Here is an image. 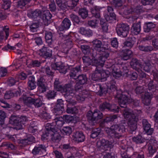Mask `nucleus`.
<instances>
[{
	"label": "nucleus",
	"mask_w": 158,
	"mask_h": 158,
	"mask_svg": "<svg viewBox=\"0 0 158 158\" xmlns=\"http://www.w3.org/2000/svg\"><path fill=\"white\" fill-rule=\"evenodd\" d=\"M138 120V117L133 115L129 118L127 123L124 120H121L118 124L113 125L110 128H107L106 130V132L112 138L119 139L126 131V127L127 124L131 131H135L137 128V122Z\"/></svg>",
	"instance_id": "obj_1"
},
{
	"label": "nucleus",
	"mask_w": 158,
	"mask_h": 158,
	"mask_svg": "<svg viewBox=\"0 0 158 158\" xmlns=\"http://www.w3.org/2000/svg\"><path fill=\"white\" fill-rule=\"evenodd\" d=\"M52 123H48L45 126L44 132L41 135V139L45 140L50 139L52 143H58L61 139L60 131Z\"/></svg>",
	"instance_id": "obj_2"
},
{
	"label": "nucleus",
	"mask_w": 158,
	"mask_h": 158,
	"mask_svg": "<svg viewBox=\"0 0 158 158\" xmlns=\"http://www.w3.org/2000/svg\"><path fill=\"white\" fill-rule=\"evenodd\" d=\"M117 96L118 100V103L121 107H126L128 104L132 108L139 106V100L133 99L132 97V93L127 90L124 91L123 93L119 92Z\"/></svg>",
	"instance_id": "obj_3"
},
{
	"label": "nucleus",
	"mask_w": 158,
	"mask_h": 158,
	"mask_svg": "<svg viewBox=\"0 0 158 158\" xmlns=\"http://www.w3.org/2000/svg\"><path fill=\"white\" fill-rule=\"evenodd\" d=\"M103 115L100 111L95 110L94 112L89 111L86 117L89 123L92 125H95L99 122V120L103 117Z\"/></svg>",
	"instance_id": "obj_4"
},
{
	"label": "nucleus",
	"mask_w": 158,
	"mask_h": 158,
	"mask_svg": "<svg viewBox=\"0 0 158 158\" xmlns=\"http://www.w3.org/2000/svg\"><path fill=\"white\" fill-rule=\"evenodd\" d=\"M69 88H68V91L67 94H68V99L67 102L70 103L74 104L75 101L73 99V97L77 92L82 91L83 89V85L80 84L79 82L76 81V83L74 86V89L73 88V85L71 83H69Z\"/></svg>",
	"instance_id": "obj_5"
},
{
	"label": "nucleus",
	"mask_w": 158,
	"mask_h": 158,
	"mask_svg": "<svg viewBox=\"0 0 158 158\" xmlns=\"http://www.w3.org/2000/svg\"><path fill=\"white\" fill-rule=\"evenodd\" d=\"M69 83L64 84H62L59 79L56 78L53 84L54 89L56 91L60 92L63 94V95L66 99V101L67 102L68 99V94H67L68 91V88H69Z\"/></svg>",
	"instance_id": "obj_6"
},
{
	"label": "nucleus",
	"mask_w": 158,
	"mask_h": 158,
	"mask_svg": "<svg viewBox=\"0 0 158 158\" xmlns=\"http://www.w3.org/2000/svg\"><path fill=\"white\" fill-rule=\"evenodd\" d=\"M99 110L102 111L105 110L114 112H118L119 111V107L115 104H111L110 103L105 101L101 103L99 106Z\"/></svg>",
	"instance_id": "obj_7"
},
{
	"label": "nucleus",
	"mask_w": 158,
	"mask_h": 158,
	"mask_svg": "<svg viewBox=\"0 0 158 158\" xmlns=\"http://www.w3.org/2000/svg\"><path fill=\"white\" fill-rule=\"evenodd\" d=\"M129 27L125 23L118 24L116 28L118 35L121 37H126L129 33Z\"/></svg>",
	"instance_id": "obj_8"
},
{
	"label": "nucleus",
	"mask_w": 158,
	"mask_h": 158,
	"mask_svg": "<svg viewBox=\"0 0 158 158\" xmlns=\"http://www.w3.org/2000/svg\"><path fill=\"white\" fill-rule=\"evenodd\" d=\"M68 65L65 66L61 61L55 60L54 63L51 64V67L52 70H57L61 73L65 74L67 72V68H68Z\"/></svg>",
	"instance_id": "obj_9"
},
{
	"label": "nucleus",
	"mask_w": 158,
	"mask_h": 158,
	"mask_svg": "<svg viewBox=\"0 0 158 158\" xmlns=\"http://www.w3.org/2000/svg\"><path fill=\"white\" fill-rule=\"evenodd\" d=\"M38 91L40 93H44L46 91L48 88L46 80L43 76L38 78L36 82Z\"/></svg>",
	"instance_id": "obj_10"
},
{
	"label": "nucleus",
	"mask_w": 158,
	"mask_h": 158,
	"mask_svg": "<svg viewBox=\"0 0 158 158\" xmlns=\"http://www.w3.org/2000/svg\"><path fill=\"white\" fill-rule=\"evenodd\" d=\"M108 13L104 15V17L106 21L112 23L116 20V16L113 12L114 9L112 6H107Z\"/></svg>",
	"instance_id": "obj_11"
},
{
	"label": "nucleus",
	"mask_w": 158,
	"mask_h": 158,
	"mask_svg": "<svg viewBox=\"0 0 158 158\" xmlns=\"http://www.w3.org/2000/svg\"><path fill=\"white\" fill-rule=\"evenodd\" d=\"M47 147L44 143L36 144L32 151L31 153L34 156L41 155V153L45 154L47 151Z\"/></svg>",
	"instance_id": "obj_12"
},
{
	"label": "nucleus",
	"mask_w": 158,
	"mask_h": 158,
	"mask_svg": "<svg viewBox=\"0 0 158 158\" xmlns=\"http://www.w3.org/2000/svg\"><path fill=\"white\" fill-rule=\"evenodd\" d=\"M39 52L40 56L45 59L50 58L52 57V50L48 47L44 46L40 49Z\"/></svg>",
	"instance_id": "obj_13"
},
{
	"label": "nucleus",
	"mask_w": 158,
	"mask_h": 158,
	"mask_svg": "<svg viewBox=\"0 0 158 158\" xmlns=\"http://www.w3.org/2000/svg\"><path fill=\"white\" fill-rule=\"evenodd\" d=\"M108 84L109 90L110 91L111 95H113L114 97L117 98V96L118 92H119L121 93H123V92L117 90V87L116 85V82L114 79H111L108 83Z\"/></svg>",
	"instance_id": "obj_14"
},
{
	"label": "nucleus",
	"mask_w": 158,
	"mask_h": 158,
	"mask_svg": "<svg viewBox=\"0 0 158 158\" xmlns=\"http://www.w3.org/2000/svg\"><path fill=\"white\" fill-rule=\"evenodd\" d=\"M73 65H68V67L69 68H67V72L68 70H70L69 76L71 77H72L74 79H76L75 78L76 77L77 73L79 72H81V64H79L76 67L73 68L72 66Z\"/></svg>",
	"instance_id": "obj_15"
},
{
	"label": "nucleus",
	"mask_w": 158,
	"mask_h": 158,
	"mask_svg": "<svg viewBox=\"0 0 158 158\" xmlns=\"http://www.w3.org/2000/svg\"><path fill=\"white\" fill-rule=\"evenodd\" d=\"M73 140L77 143L84 142L85 139V136L82 131H77L73 133L72 135Z\"/></svg>",
	"instance_id": "obj_16"
},
{
	"label": "nucleus",
	"mask_w": 158,
	"mask_h": 158,
	"mask_svg": "<svg viewBox=\"0 0 158 158\" xmlns=\"http://www.w3.org/2000/svg\"><path fill=\"white\" fill-rule=\"evenodd\" d=\"M52 16L49 10H46L43 11L42 19L45 26H48L51 23V19Z\"/></svg>",
	"instance_id": "obj_17"
},
{
	"label": "nucleus",
	"mask_w": 158,
	"mask_h": 158,
	"mask_svg": "<svg viewBox=\"0 0 158 158\" xmlns=\"http://www.w3.org/2000/svg\"><path fill=\"white\" fill-rule=\"evenodd\" d=\"M142 124L143 129L148 135H151L154 131V129L151 128V124L148 123L147 119H143L142 121Z\"/></svg>",
	"instance_id": "obj_18"
},
{
	"label": "nucleus",
	"mask_w": 158,
	"mask_h": 158,
	"mask_svg": "<svg viewBox=\"0 0 158 158\" xmlns=\"http://www.w3.org/2000/svg\"><path fill=\"white\" fill-rule=\"evenodd\" d=\"M71 25L70 20L68 18H65L62 21L61 24L58 27L59 30L60 31H64L68 30Z\"/></svg>",
	"instance_id": "obj_19"
},
{
	"label": "nucleus",
	"mask_w": 158,
	"mask_h": 158,
	"mask_svg": "<svg viewBox=\"0 0 158 158\" xmlns=\"http://www.w3.org/2000/svg\"><path fill=\"white\" fill-rule=\"evenodd\" d=\"M107 93L111 95V93L109 90L108 85L105 83L100 84V90L97 93V95L102 96L105 95Z\"/></svg>",
	"instance_id": "obj_20"
},
{
	"label": "nucleus",
	"mask_w": 158,
	"mask_h": 158,
	"mask_svg": "<svg viewBox=\"0 0 158 158\" xmlns=\"http://www.w3.org/2000/svg\"><path fill=\"white\" fill-rule=\"evenodd\" d=\"M56 2L58 6V10L66 11L68 6L71 7L67 5L66 0H56Z\"/></svg>",
	"instance_id": "obj_21"
},
{
	"label": "nucleus",
	"mask_w": 158,
	"mask_h": 158,
	"mask_svg": "<svg viewBox=\"0 0 158 158\" xmlns=\"http://www.w3.org/2000/svg\"><path fill=\"white\" fill-rule=\"evenodd\" d=\"M102 8L97 6H93L90 9V11L92 16L96 19H100L101 17L100 10Z\"/></svg>",
	"instance_id": "obj_22"
},
{
	"label": "nucleus",
	"mask_w": 158,
	"mask_h": 158,
	"mask_svg": "<svg viewBox=\"0 0 158 158\" xmlns=\"http://www.w3.org/2000/svg\"><path fill=\"white\" fill-rule=\"evenodd\" d=\"M79 32L82 35L87 37H90L93 35V31L89 28L86 27H80L79 29Z\"/></svg>",
	"instance_id": "obj_23"
},
{
	"label": "nucleus",
	"mask_w": 158,
	"mask_h": 158,
	"mask_svg": "<svg viewBox=\"0 0 158 158\" xmlns=\"http://www.w3.org/2000/svg\"><path fill=\"white\" fill-rule=\"evenodd\" d=\"M132 51L128 49L123 50L121 52V59L127 60L130 59L132 56Z\"/></svg>",
	"instance_id": "obj_24"
},
{
	"label": "nucleus",
	"mask_w": 158,
	"mask_h": 158,
	"mask_svg": "<svg viewBox=\"0 0 158 158\" xmlns=\"http://www.w3.org/2000/svg\"><path fill=\"white\" fill-rule=\"evenodd\" d=\"M42 63L41 61L37 60L28 59L26 61V64L29 68L39 67Z\"/></svg>",
	"instance_id": "obj_25"
},
{
	"label": "nucleus",
	"mask_w": 158,
	"mask_h": 158,
	"mask_svg": "<svg viewBox=\"0 0 158 158\" xmlns=\"http://www.w3.org/2000/svg\"><path fill=\"white\" fill-rule=\"evenodd\" d=\"M132 35H136L139 34L141 31V22L139 21L133 24L131 29Z\"/></svg>",
	"instance_id": "obj_26"
},
{
	"label": "nucleus",
	"mask_w": 158,
	"mask_h": 158,
	"mask_svg": "<svg viewBox=\"0 0 158 158\" xmlns=\"http://www.w3.org/2000/svg\"><path fill=\"white\" fill-rule=\"evenodd\" d=\"M4 32L6 34L5 40H6L9 35V28L7 26L4 27H0V41L4 39Z\"/></svg>",
	"instance_id": "obj_27"
},
{
	"label": "nucleus",
	"mask_w": 158,
	"mask_h": 158,
	"mask_svg": "<svg viewBox=\"0 0 158 158\" xmlns=\"http://www.w3.org/2000/svg\"><path fill=\"white\" fill-rule=\"evenodd\" d=\"M22 99L23 104L28 107H31L33 105L34 98L31 97L25 96L24 97H21L19 100H21Z\"/></svg>",
	"instance_id": "obj_28"
},
{
	"label": "nucleus",
	"mask_w": 158,
	"mask_h": 158,
	"mask_svg": "<svg viewBox=\"0 0 158 158\" xmlns=\"http://www.w3.org/2000/svg\"><path fill=\"white\" fill-rule=\"evenodd\" d=\"M75 79L77 80L76 81L83 85H86L88 83L89 81L86 75L85 74H82L79 75Z\"/></svg>",
	"instance_id": "obj_29"
},
{
	"label": "nucleus",
	"mask_w": 158,
	"mask_h": 158,
	"mask_svg": "<svg viewBox=\"0 0 158 158\" xmlns=\"http://www.w3.org/2000/svg\"><path fill=\"white\" fill-rule=\"evenodd\" d=\"M91 43L92 45L95 50L98 51L100 52L102 51V50L101 49L102 45V43L101 40L96 39L94 40Z\"/></svg>",
	"instance_id": "obj_30"
},
{
	"label": "nucleus",
	"mask_w": 158,
	"mask_h": 158,
	"mask_svg": "<svg viewBox=\"0 0 158 158\" xmlns=\"http://www.w3.org/2000/svg\"><path fill=\"white\" fill-rule=\"evenodd\" d=\"M147 86L148 90L154 92L156 90V89L158 88V83H156V82L154 80H151L148 83Z\"/></svg>",
	"instance_id": "obj_31"
},
{
	"label": "nucleus",
	"mask_w": 158,
	"mask_h": 158,
	"mask_svg": "<svg viewBox=\"0 0 158 158\" xmlns=\"http://www.w3.org/2000/svg\"><path fill=\"white\" fill-rule=\"evenodd\" d=\"M45 38L46 42L49 46H51L53 44V34L51 32H46L45 33Z\"/></svg>",
	"instance_id": "obj_32"
},
{
	"label": "nucleus",
	"mask_w": 158,
	"mask_h": 158,
	"mask_svg": "<svg viewBox=\"0 0 158 158\" xmlns=\"http://www.w3.org/2000/svg\"><path fill=\"white\" fill-rule=\"evenodd\" d=\"M19 117L15 115H12L9 118V122L10 124L18 126L19 129Z\"/></svg>",
	"instance_id": "obj_33"
},
{
	"label": "nucleus",
	"mask_w": 158,
	"mask_h": 158,
	"mask_svg": "<svg viewBox=\"0 0 158 158\" xmlns=\"http://www.w3.org/2000/svg\"><path fill=\"white\" fill-rule=\"evenodd\" d=\"M68 102L69 103L67 105V108L66 110V112L68 113L74 114L77 113L78 112V110L75 106H70L71 105L74 106L76 104V102L75 101V103L74 104L70 103L68 102Z\"/></svg>",
	"instance_id": "obj_34"
},
{
	"label": "nucleus",
	"mask_w": 158,
	"mask_h": 158,
	"mask_svg": "<svg viewBox=\"0 0 158 158\" xmlns=\"http://www.w3.org/2000/svg\"><path fill=\"white\" fill-rule=\"evenodd\" d=\"M36 83L35 77L33 76H30L27 82L29 89L32 90L35 89L36 87Z\"/></svg>",
	"instance_id": "obj_35"
},
{
	"label": "nucleus",
	"mask_w": 158,
	"mask_h": 158,
	"mask_svg": "<svg viewBox=\"0 0 158 158\" xmlns=\"http://www.w3.org/2000/svg\"><path fill=\"white\" fill-rule=\"evenodd\" d=\"M135 37H129L123 43L124 47H127L130 48H132L135 43Z\"/></svg>",
	"instance_id": "obj_36"
},
{
	"label": "nucleus",
	"mask_w": 158,
	"mask_h": 158,
	"mask_svg": "<svg viewBox=\"0 0 158 158\" xmlns=\"http://www.w3.org/2000/svg\"><path fill=\"white\" fill-rule=\"evenodd\" d=\"M156 143L154 144H152V143H150L148 145V156L152 157L154 155V153L156 152L157 150V148L155 146V144H156Z\"/></svg>",
	"instance_id": "obj_37"
},
{
	"label": "nucleus",
	"mask_w": 158,
	"mask_h": 158,
	"mask_svg": "<svg viewBox=\"0 0 158 158\" xmlns=\"http://www.w3.org/2000/svg\"><path fill=\"white\" fill-rule=\"evenodd\" d=\"M100 69L96 68L94 73L91 76V78L93 81H99L101 80V76L100 74Z\"/></svg>",
	"instance_id": "obj_38"
},
{
	"label": "nucleus",
	"mask_w": 158,
	"mask_h": 158,
	"mask_svg": "<svg viewBox=\"0 0 158 158\" xmlns=\"http://www.w3.org/2000/svg\"><path fill=\"white\" fill-rule=\"evenodd\" d=\"M155 22H147L145 23L143 27L144 31L146 32H149L152 29L155 27L156 25L154 23Z\"/></svg>",
	"instance_id": "obj_39"
},
{
	"label": "nucleus",
	"mask_w": 158,
	"mask_h": 158,
	"mask_svg": "<svg viewBox=\"0 0 158 158\" xmlns=\"http://www.w3.org/2000/svg\"><path fill=\"white\" fill-rule=\"evenodd\" d=\"M146 139L140 135H138L136 136L133 137L132 138V141L136 144L143 143L145 142Z\"/></svg>",
	"instance_id": "obj_40"
},
{
	"label": "nucleus",
	"mask_w": 158,
	"mask_h": 158,
	"mask_svg": "<svg viewBox=\"0 0 158 158\" xmlns=\"http://www.w3.org/2000/svg\"><path fill=\"white\" fill-rule=\"evenodd\" d=\"M124 108L123 110V114L125 118H128L131 117L132 115H133L132 113V110L127 107V105H126V107H122ZM135 115V114H134Z\"/></svg>",
	"instance_id": "obj_41"
},
{
	"label": "nucleus",
	"mask_w": 158,
	"mask_h": 158,
	"mask_svg": "<svg viewBox=\"0 0 158 158\" xmlns=\"http://www.w3.org/2000/svg\"><path fill=\"white\" fill-rule=\"evenodd\" d=\"M109 53H107L106 54L102 53V55L99 54V56H97L100 62L101 67L103 66L106 59L109 57Z\"/></svg>",
	"instance_id": "obj_42"
},
{
	"label": "nucleus",
	"mask_w": 158,
	"mask_h": 158,
	"mask_svg": "<svg viewBox=\"0 0 158 158\" xmlns=\"http://www.w3.org/2000/svg\"><path fill=\"white\" fill-rule=\"evenodd\" d=\"M101 48L102 49V51L103 52V53L106 54L107 53H109V55H110V53L111 52V49L108 42H105L102 44Z\"/></svg>",
	"instance_id": "obj_43"
},
{
	"label": "nucleus",
	"mask_w": 158,
	"mask_h": 158,
	"mask_svg": "<svg viewBox=\"0 0 158 158\" xmlns=\"http://www.w3.org/2000/svg\"><path fill=\"white\" fill-rule=\"evenodd\" d=\"M57 92L54 90H50L48 91L45 94V96L48 100L54 99L56 96Z\"/></svg>",
	"instance_id": "obj_44"
},
{
	"label": "nucleus",
	"mask_w": 158,
	"mask_h": 158,
	"mask_svg": "<svg viewBox=\"0 0 158 158\" xmlns=\"http://www.w3.org/2000/svg\"><path fill=\"white\" fill-rule=\"evenodd\" d=\"M78 14L82 19H85L88 16V10L86 8H80L78 10Z\"/></svg>",
	"instance_id": "obj_45"
},
{
	"label": "nucleus",
	"mask_w": 158,
	"mask_h": 158,
	"mask_svg": "<svg viewBox=\"0 0 158 158\" xmlns=\"http://www.w3.org/2000/svg\"><path fill=\"white\" fill-rule=\"evenodd\" d=\"M97 56H99V54L96 53L94 52V51H93L92 55V58L93 59V65L101 66L100 62Z\"/></svg>",
	"instance_id": "obj_46"
},
{
	"label": "nucleus",
	"mask_w": 158,
	"mask_h": 158,
	"mask_svg": "<svg viewBox=\"0 0 158 158\" xmlns=\"http://www.w3.org/2000/svg\"><path fill=\"white\" fill-rule=\"evenodd\" d=\"M139 49L146 52H151L154 50V48L152 46H145L142 45H139L138 46Z\"/></svg>",
	"instance_id": "obj_47"
},
{
	"label": "nucleus",
	"mask_w": 158,
	"mask_h": 158,
	"mask_svg": "<svg viewBox=\"0 0 158 158\" xmlns=\"http://www.w3.org/2000/svg\"><path fill=\"white\" fill-rule=\"evenodd\" d=\"M101 81L106 80L110 75V72L108 70H103L100 69Z\"/></svg>",
	"instance_id": "obj_48"
},
{
	"label": "nucleus",
	"mask_w": 158,
	"mask_h": 158,
	"mask_svg": "<svg viewBox=\"0 0 158 158\" xmlns=\"http://www.w3.org/2000/svg\"><path fill=\"white\" fill-rule=\"evenodd\" d=\"M101 146L106 148H111L112 147V143L105 139H102L101 140Z\"/></svg>",
	"instance_id": "obj_49"
},
{
	"label": "nucleus",
	"mask_w": 158,
	"mask_h": 158,
	"mask_svg": "<svg viewBox=\"0 0 158 158\" xmlns=\"http://www.w3.org/2000/svg\"><path fill=\"white\" fill-rule=\"evenodd\" d=\"M101 129L100 128L93 129L91 132L90 137L93 139L96 138L101 134Z\"/></svg>",
	"instance_id": "obj_50"
},
{
	"label": "nucleus",
	"mask_w": 158,
	"mask_h": 158,
	"mask_svg": "<svg viewBox=\"0 0 158 158\" xmlns=\"http://www.w3.org/2000/svg\"><path fill=\"white\" fill-rule=\"evenodd\" d=\"M82 59L83 62L85 66L93 65V60L89 56H83Z\"/></svg>",
	"instance_id": "obj_51"
},
{
	"label": "nucleus",
	"mask_w": 158,
	"mask_h": 158,
	"mask_svg": "<svg viewBox=\"0 0 158 158\" xmlns=\"http://www.w3.org/2000/svg\"><path fill=\"white\" fill-rule=\"evenodd\" d=\"M40 24V22L39 20L34 21L30 26L31 31L33 32H36L37 31V29L39 27Z\"/></svg>",
	"instance_id": "obj_52"
},
{
	"label": "nucleus",
	"mask_w": 158,
	"mask_h": 158,
	"mask_svg": "<svg viewBox=\"0 0 158 158\" xmlns=\"http://www.w3.org/2000/svg\"><path fill=\"white\" fill-rule=\"evenodd\" d=\"M19 81L18 78L17 77H10L7 80L8 85L10 86L15 85V84Z\"/></svg>",
	"instance_id": "obj_53"
},
{
	"label": "nucleus",
	"mask_w": 158,
	"mask_h": 158,
	"mask_svg": "<svg viewBox=\"0 0 158 158\" xmlns=\"http://www.w3.org/2000/svg\"><path fill=\"white\" fill-rule=\"evenodd\" d=\"M44 110H43L41 113L40 116L44 120H48L51 118V116L47 112V109L46 107H43Z\"/></svg>",
	"instance_id": "obj_54"
},
{
	"label": "nucleus",
	"mask_w": 158,
	"mask_h": 158,
	"mask_svg": "<svg viewBox=\"0 0 158 158\" xmlns=\"http://www.w3.org/2000/svg\"><path fill=\"white\" fill-rule=\"evenodd\" d=\"M121 74L122 76L124 78H127L129 75L130 71L129 70L128 67L126 66H123L121 69Z\"/></svg>",
	"instance_id": "obj_55"
},
{
	"label": "nucleus",
	"mask_w": 158,
	"mask_h": 158,
	"mask_svg": "<svg viewBox=\"0 0 158 158\" xmlns=\"http://www.w3.org/2000/svg\"><path fill=\"white\" fill-rule=\"evenodd\" d=\"M149 62V63H152L153 64H157L158 62V59L155 55H150L147 57Z\"/></svg>",
	"instance_id": "obj_56"
},
{
	"label": "nucleus",
	"mask_w": 158,
	"mask_h": 158,
	"mask_svg": "<svg viewBox=\"0 0 158 158\" xmlns=\"http://www.w3.org/2000/svg\"><path fill=\"white\" fill-rule=\"evenodd\" d=\"M64 120L67 123H74L75 120V117L74 116L70 115H65L63 116Z\"/></svg>",
	"instance_id": "obj_57"
},
{
	"label": "nucleus",
	"mask_w": 158,
	"mask_h": 158,
	"mask_svg": "<svg viewBox=\"0 0 158 158\" xmlns=\"http://www.w3.org/2000/svg\"><path fill=\"white\" fill-rule=\"evenodd\" d=\"M53 112L56 115H60L62 114L64 112V108H62L61 107H59L55 106L53 108Z\"/></svg>",
	"instance_id": "obj_58"
},
{
	"label": "nucleus",
	"mask_w": 158,
	"mask_h": 158,
	"mask_svg": "<svg viewBox=\"0 0 158 158\" xmlns=\"http://www.w3.org/2000/svg\"><path fill=\"white\" fill-rule=\"evenodd\" d=\"M130 65L133 69H136L138 67L140 66V63L139 61L137 59L133 58L130 62Z\"/></svg>",
	"instance_id": "obj_59"
},
{
	"label": "nucleus",
	"mask_w": 158,
	"mask_h": 158,
	"mask_svg": "<svg viewBox=\"0 0 158 158\" xmlns=\"http://www.w3.org/2000/svg\"><path fill=\"white\" fill-rule=\"evenodd\" d=\"M98 21L97 19L89 20L87 22L88 26L93 28H95L98 27Z\"/></svg>",
	"instance_id": "obj_60"
},
{
	"label": "nucleus",
	"mask_w": 158,
	"mask_h": 158,
	"mask_svg": "<svg viewBox=\"0 0 158 158\" xmlns=\"http://www.w3.org/2000/svg\"><path fill=\"white\" fill-rule=\"evenodd\" d=\"M133 9L134 14L135 13L137 15H140L145 11L142 6H137L133 8Z\"/></svg>",
	"instance_id": "obj_61"
},
{
	"label": "nucleus",
	"mask_w": 158,
	"mask_h": 158,
	"mask_svg": "<svg viewBox=\"0 0 158 158\" xmlns=\"http://www.w3.org/2000/svg\"><path fill=\"white\" fill-rule=\"evenodd\" d=\"M53 120L56 125L58 127H62L64 123V119L61 117H56Z\"/></svg>",
	"instance_id": "obj_62"
},
{
	"label": "nucleus",
	"mask_w": 158,
	"mask_h": 158,
	"mask_svg": "<svg viewBox=\"0 0 158 158\" xmlns=\"http://www.w3.org/2000/svg\"><path fill=\"white\" fill-rule=\"evenodd\" d=\"M48 6L49 9L51 12H56L57 8L54 0L50 1Z\"/></svg>",
	"instance_id": "obj_63"
},
{
	"label": "nucleus",
	"mask_w": 158,
	"mask_h": 158,
	"mask_svg": "<svg viewBox=\"0 0 158 158\" xmlns=\"http://www.w3.org/2000/svg\"><path fill=\"white\" fill-rule=\"evenodd\" d=\"M33 102V105L35 106V108H39L44 105V103L43 102L41 98H34V100Z\"/></svg>",
	"instance_id": "obj_64"
}]
</instances>
